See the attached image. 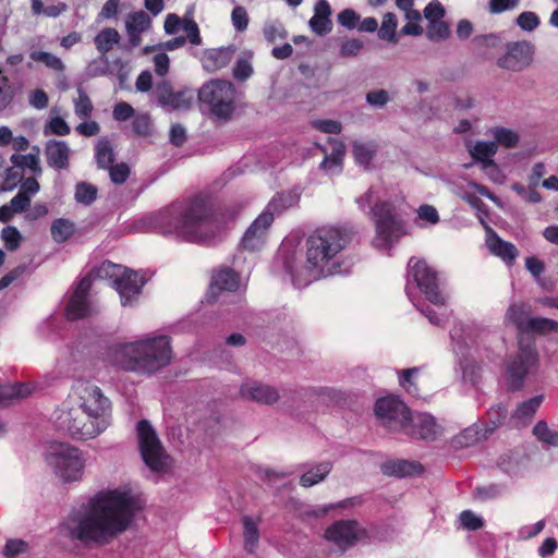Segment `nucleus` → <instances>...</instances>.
<instances>
[{"label": "nucleus", "mask_w": 558, "mask_h": 558, "mask_svg": "<svg viewBox=\"0 0 558 558\" xmlns=\"http://www.w3.org/2000/svg\"><path fill=\"white\" fill-rule=\"evenodd\" d=\"M408 269V277L413 278L427 301L435 305H445L446 296L439 289L437 272L426 260L412 257Z\"/></svg>", "instance_id": "f8f14e48"}, {"label": "nucleus", "mask_w": 558, "mask_h": 558, "mask_svg": "<svg viewBox=\"0 0 558 558\" xmlns=\"http://www.w3.org/2000/svg\"><path fill=\"white\" fill-rule=\"evenodd\" d=\"M463 379L477 385L482 378V365L475 361L466 362L462 365Z\"/></svg>", "instance_id": "6e6d98bb"}, {"label": "nucleus", "mask_w": 558, "mask_h": 558, "mask_svg": "<svg viewBox=\"0 0 558 558\" xmlns=\"http://www.w3.org/2000/svg\"><path fill=\"white\" fill-rule=\"evenodd\" d=\"M172 357L171 339L166 335L145 336L112 349V361L117 366L140 375L156 374L167 367Z\"/></svg>", "instance_id": "20e7f679"}, {"label": "nucleus", "mask_w": 558, "mask_h": 558, "mask_svg": "<svg viewBox=\"0 0 558 558\" xmlns=\"http://www.w3.org/2000/svg\"><path fill=\"white\" fill-rule=\"evenodd\" d=\"M97 187L87 182H80L75 186V201L80 204L90 205L97 197Z\"/></svg>", "instance_id": "49530a36"}, {"label": "nucleus", "mask_w": 558, "mask_h": 558, "mask_svg": "<svg viewBox=\"0 0 558 558\" xmlns=\"http://www.w3.org/2000/svg\"><path fill=\"white\" fill-rule=\"evenodd\" d=\"M403 432L418 439L434 441L442 435L444 429L430 414L416 413L410 414L409 425Z\"/></svg>", "instance_id": "a211bd4d"}, {"label": "nucleus", "mask_w": 558, "mask_h": 558, "mask_svg": "<svg viewBox=\"0 0 558 558\" xmlns=\"http://www.w3.org/2000/svg\"><path fill=\"white\" fill-rule=\"evenodd\" d=\"M92 284L90 275L80 280L66 304L65 315L68 319L76 320L96 313V308L88 298Z\"/></svg>", "instance_id": "2eb2a0df"}, {"label": "nucleus", "mask_w": 558, "mask_h": 558, "mask_svg": "<svg viewBox=\"0 0 558 558\" xmlns=\"http://www.w3.org/2000/svg\"><path fill=\"white\" fill-rule=\"evenodd\" d=\"M66 402L82 409L88 416H93L107 426L112 423L111 402L94 384L82 380L75 383Z\"/></svg>", "instance_id": "423d86ee"}, {"label": "nucleus", "mask_w": 558, "mask_h": 558, "mask_svg": "<svg viewBox=\"0 0 558 558\" xmlns=\"http://www.w3.org/2000/svg\"><path fill=\"white\" fill-rule=\"evenodd\" d=\"M381 424L391 430H402L409 425L410 410L398 397L389 396L376 401L374 408Z\"/></svg>", "instance_id": "4468645a"}, {"label": "nucleus", "mask_w": 558, "mask_h": 558, "mask_svg": "<svg viewBox=\"0 0 558 558\" xmlns=\"http://www.w3.org/2000/svg\"><path fill=\"white\" fill-rule=\"evenodd\" d=\"M71 129L65 122L64 119L60 117L51 118L48 123L45 125L44 134L47 136L49 134H54L58 136H65L70 133Z\"/></svg>", "instance_id": "603ef678"}, {"label": "nucleus", "mask_w": 558, "mask_h": 558, "mask_svg": "<svg viewBox=\"0 0 558 558\" xmlns=\"http://www.w3.org/2000/svg\"><path fill=\"white\" fill-rule=\"evenodd\" d=\"M11 161L14 166L28 168L34 174H41L40 160L37 154L12 155Z\"/></svg>", "instance_id": "a18cd8bd"}, {"label": "nucleus", "mask_w": 558, "mask_h": 558, "mask_svg": "<svg viewBox=\"0 0 558 558\" xmlns=\"http://www.w3.org/2000/svg\"><path fill=\"white\" fill-rule=\"evenodd\" d=\"M372 214L376 228L373 244L377 248L387 250L405 233L402 221L397 217L393 206L387 202L377 203Z\"/></svg>", "instance_id": "6e6552de"}, {"label": "nucleus", "mask_w": 558, "mask_h": 558, "mask_svg": "<svg viewBox=\"0 0 558 558\" xmlns=\"http://www.w3.org/2000/svg\"><path fill=\"white\" fill-rule=\"evenodd\" d=\"M376 153V146L373 143H353V156L359 165L368 166Z\"/></svg>", "instance_id": "37998d69"}, {"label": "nucleus", "mask_w": 558, "mask_h": 558, "mask_svg": "<svg viewBox=\"0 0 558 558\" xmlns=\"http://www.w3.org/2000/svg\"><path fill=\"white\" fill-rule=\"evenodd\" d=\"M50 231L54 242L63 243L73 235L75 226L69 219L58 218L52 221Z\"/></svg>", "instance_id": "e433bc0d"}, {"label": "nucleus", "mask_w": 558, "mask_h": 558, "mask_svg": "<svg viewBox=\"0 0 558 558\" xmlns=\"http://www.w3.org/2000/svg\"><path fill=\"white\" fill-rule=\"evenodd\" d=\"M270 226V215L260 214L245 231L241 241L243 248L251 252L259 250L266 241Z\"/></svg>", "instance_id": "aec40b11"}, {"label": "nucleus", "mask_w": 558, "mask_h": 558, "mask_svg": "<svg viewBox=\"0 0 558 558\" xmlns=\"http://www.w3.org/2000/svg\"><path fill=\"white\" fill-rule=\"evenodd\" d=\"M78 97L74 100L75 114L81 118H87L93 111V104L88 95L81 88H77Z\"/></svg>", "instance_id": "8fccbe9b"}, {"label": "nucleus", "mask_w": 558, "mask_h": 558, "mask_svg": "<svg viewBox=\"0 0 558 558\" xmlns=\"http://www.w3.org/2000/svg\"><path fill=\"white\" fill-rule=\"evenodd\" d=\"M197 97L218 120L227 121L234 112L235 88L231 82L211 80L199 88Z\"/></svg>", "instance_id": "0eeeda50"}, {"label": "nucleus", "mask_w": 558, "mask_h": 558, "mask_svg": "<svg viewBox=\"0 0 558 558\" xmlns=\"http://www.w3.org/2000/svg\"><path fill=\"white\" fill-rule=\"evenodd\" d=\"M143 222L163 235L204 245L214 244L222 233L221 223L202 197L193 198L185 206L172 204L145 217Z\"/></svg>", "instance_id": "f03ea898"}, {"label": "nucleus", "mask_w": 558, "mask_h": 558, "mask_svg": "<svg viewBox=\"0 0 558 558\" xmlns=\"http://www.w3.org/2000/svg\"><path fill=\"white\" fill-rule=\"evenodd\" d=\"M423 468L420 463L408 460H393L383 464V472L386 475L398 477L411 476L420 474Z\"/></svg>", "instance_id": "c756f323"}, {"label": "nucleus", "mask_w": 558, "mask_h": 558, "mask_svg": "<svg viewBox=\"0 0 558 558\" xmlns=\"http://www.w3.org/2000/svg\"><path fill=\"white\" fill-rule=\"evenodd\" d=\"M295 202L296 198L291 193L277 194L267 204L266 208L263 210L262 214L270 215V223H272L276 215L282 214L284 210L292 207L295 204Z\"/></svg>", "instance_id": "72a5a7b5"}, {"label": "nucleus", "mask_w": 558, "mask_h": 558, "mask_svg": "<svg viewBox=\"0 0 558 558\" xmlns=\"http://www.w3.org/2000/svg\"><path fill=\"white\" fill-rule=\"evenodd\" d=\"M487 245L494 255L500 257L508 265H512L519 254L512 243L501 240L496 234L488 238Z\"/></svg>", "instance_id": "7c9ffc66"}, {"label": "nucleus", "mask_w": 558, "mask_h": 558, "mask_svg": "<svg viewBox=\"0 0 558 558\" xmlns=\"http://www.w3.org/2000/svg\"><path fill=\"white\" fill-rule=\"evenodd\" d=\"M352 236L353 231L348 227H323L315 230L305 242V265L298 267L292 259L284 262L293 284L302 288L320 278L340 274V255Z\"/></svg>", "instance_id": "7ed1b4c3"}, {"label": "nucleus", "mask_w": 558, "mask_h": 558, "mask_svg": "<svg viewBox=\"0 0 558 558\" xmlns=\"http://www.w3.org/2000/svg\"><path fill=\"white\" fill-rule=\"evenodd\" d=\"M544 401L543 395L534 396L521 401L509 415V425L512 428L521 429L529 426Z\"/></svg>", "instance_id": "412c9836"}, {"label": "nucleus", "mask_w": 558, "mask_h": 558, "mask_svg": "<svg viewBox=\"0 0 558 558\" xmlns=\"http://www.w3.org/2000/svg\"><path fill=\"white\" fill-rule=\"evenodd\" d=\"M534 317L531 316V308L527 304H512L508 307L506 312V323L512 324L517 327L520 338H523L526 340H532L531 338H525L526 327L529 324L531 325V322Z\"/></svg>", "instance_id": "bb28decb"}, {"label": "nucleus", "mask_w": 558, "mask_h": 558, "mask_svg": "<svg viewBox=\"0 0 558 558\" xmlns=\"http://www.w3.org/2000/svg\"><path fill=\"white\" fill-rule=\"evenodd\" d=\"M243 523V541L244 549L248 554H254L259 543V529L258 522L253 518L245 515L242 519Z\"/></svg>", "instance_id": "473e14b6"}, {"label": "nucleus", "mask_w": 558, "mask_h": 558, "mask_svg": "<svg viewBox=\"0 0 558 558\" xmlns=\"http://www.w3.org/2000/svg\"><path fill=\"white\" fill-rule=\"evenodd\" d=\"M240 393L244 399L267 405H271L280 399L275 387L258 381L244 383L240 388Z\"/></svg>", "instance_id": "4be33fe9"}, {"label": "nucleus", "mask_w": 558, "mask_h": 558, "mask_svg": "<svg viewBox=\"0 0 558 558\" xmlns=\"http://www.w3.org/2000/svg\"><path fill=\"white\" fill-rule=\"evenodd\" d=\"M183 31L186 33V40L192 45L199 46L202 44L198 25L191 16H184Z\"/></svg>", "instance_id": "4d7b16f0"}, {"label": "nucleus", "mask_w": 558, "mask_h": 558, "mask_svg": "<svg viewBox=\"0 0 558 558\" xmlns=\"http://www.w3.org/2000/svg\"><path fill=\"white\" fill-rule=\"evenodd\" d=\"M495 143H498L507 148L514 147L519 142L518 134L506 128H495L493 130Z\"/></svg>", "instance_id": "09e8293b"}, {"label": "nucleus", "mask_w": 558, "mask_h": 558, "mask_svg": "<svg viewBox=\"0 0 558 558\" xmlns=\"http://www.w3.org/2000/svg\"><path fill=\"white\" fill-rule=\"evenodd\" d=\"M231 23L236 32H244L247 29L250 17L246 9L242 5H235L231 12Z\"/></svg>", "instance_id": "3c124183"}, {"label": "nucleus", "mask_w": 558, "mask_h": 558, "mask_svg": "<svg viewBox=\"0 0 558 558\" xmlns=\"http://www.w3.org/2000/svg\"><path fill=\"white\" fill-rule=\"evenodd\" d=\"M47 462L54 473L65 482L80 480L85 466L83 452L68 444L58 445L48 454Z\"/></svg>", "instance_id": "9d476101"}, {"label": "nucleus", "mask_w": 558, "mask_h": 558, "mask_svg": "<svg viewBox=\"0 0 558 558\" xmlns=\"http://www.w3.org/2000/svg\"><path fill=\"white\" fill-rule=\"evenodd\" d=\"M482 170L494 183H505L506 177L494 160L486 161L484 165H482Z\"/></svg>", "instance_id": "69168bd1"}, {"label": "nucleus", "mask_w": 558, "mask_h": 558, "mask_svg": "<svg viewBox=\"0 0 558 558\" xmlns=\"http://www.w3.org/2000/svg\"><path fill=\"white\" fill-rule=\"evenodd\" d=\"M138 446L143 461L154 472L163 471L169 462L166 453L148 421L142 420L137 424Z\"/></svg>", "instance_id": "9b49d317"}, {"label": "nucleus", "mask_w": 558, "mask_h": 558, "mask_svg": "<svg viewBox=\"0 0 558 558\" xmlns=\"http://www.w3.org/2000/svg\"><path fill=\"white\" fill-rule=\"evenodd\" d=\"M32 393V389L25 384L0 387V408H5L13 402Z\"/></svg>", "instance_id": "f704fd0d"}, {"label": "nucleus", "mask_w": 558, "mask_h": 558, "mask_svg": "<svg viewBox=\"0 0 558 558\" xmlns=\"http://www.w3.org/2000/svg\"><path fill=\"white\" fill-rule=\"evenodd\" d=\"M108 170L111 181L116 184L124 183L130 174V168L124 162L116 166L111 165L110 168H108Z\"/></svg>", "instance_id": "338daca9"}, {"label": "nucleus", "mask_w": 558, "mask_h": 558, "mask_svg": "<svg viewBox=\"0 0 558 558\" xmlns=\"http://www.w3.org/2000/svg\"><path fill=\"white\" fill-rule=\"evenodd\" d=\"M365 99L372 107L384 108L390 101V96L386 89H373L366 94Z\"/></svg>", "instance_id": "bf43d9fd"}, {"label": "nucleus", "mask_w": 558, "mask_h": 558, "mask_svg": "<svg viewBox=\"0 0 558 558\" xmlns=\"http://www.w3.org/2000/svg\"><path fill=\"white\" fill-rule=\"evenodd\" d=\"M487 417L493 425L492 430L506 423V421L509 422L508 410L502 404L492 407L487 412Z\"/></svg>", "instance_id": "5fc2aeb1"}, {"label": "nucleus", "mask_w": 558, "mask_h": 558, "mask_svg": "<svg viewBox=\"0 0 558 558\" xmlns=\"http://www.w3.org/2000/svg\"><path fill=\"white\" fill-rule=\"evenodd\" d=\"M71 148L64 141L50 140L45 146L47 165L54 170H65L70 165Z\"/></svg>", "instance_id": "b1692460"}, {"label": "nucleus", "mask_w": 558, "mask_h": 558, "mask_svg": "<svg viewBox=\"0 0 558 558\" xmlns=\"http://www.w3.org/2000/svg\"><path fill=\"white\" fill-rule=\"evenodd\" d=\"M28 102L33 108L43 110L48 107L49 98L44 89L37 88L29 93Z\"/></svg>", "instance_id": "774afa93"}, {"label": "nucleus", "mask_w": 558, "mask_h": 558, "mask_svg": "<svg viewBox=\"0 0 558 558\" xmlns=\"http://www.w3.org/2000/svg\"><path fill=\"white\" fill-rule=\"evenodd\" d=\"M95 158L99 168L108 169L113 163V150L108 140H98L95 146Z\"/></svg>", "instance_id": "58836bf2"}, {"label": "nucleus", "mask_w": 558, "mask_h": 558, "mask_svg": "<svg viewBox=\"0 0 558 558\" xmlns=\"http://www.w3.org/2000/svg\"><path fill=\"white\" fill-rule=\"evenodd\" d=\"M234 52L235 49L233 47L208 49L201 59L203 68L211 73L223 69L231 62Z\"/></svg>", "instance_id": "a878e982"}, {"label": "nucleus", "mask_w": 558, "mask_h": 558, "mask_svg": "<svg viewBox=\"0 0 558 558\" xmlns=\"http://www.w3.org/2000/svg\"><path fill=\"white\" fill-rule=\"evenodd\" d=\"M140 509V500L130 489L104 490L71 511L59 532L84 546H104L129 529Z\"/></svg>", "instance_id": "f257e3e1"}, {"label": "nucleus", "mask_w": 558, "mask_h": 558, "mask_svg": "<svg viewBox=\"0 0 558 558\" xmlns=\"http://www.w3.org/2000/svg\"><path fill=\"white\" fill-rule=\"evenodd\" d=\"M331 150L327 151L325 147H320L325 157L319 165V168L330 175L338 174L342 171V162L345 154V145L338 140H328Z\"/></svg>", "instance_id": "393cba45"}, {"label": "nucleus", "mask_w": 558, "mask_h": 558, "mask_svg": "<svg viewBox=\"0 0 558 558\" xmlns=\"http://www.w3.org/2000/svg\"><path fill=\"white\" fill-rule=\"evenodd\" d=\"M460 521H461V524L468 529V530H472V531H475V530H478L483 526L484 522L482 520V518H480L478 515H476L473 511L471 510H464L461 512L460 514Z\"/></svg>", "instance_id": "0e129e2a"}, {"label": "nucleus", "mask_w": 558, "mask_h": 558, "mask_svg": "<svg viewBox=\"0 0 558 558\" xmlns=\"http://www.w3.org/2000/svg\"><path fill=\"white\" fill-rule=\"evenodd\" d=\"M517 25L525 32H533L536 29L539 25V19L538 16L531 11H525L519 14V16L515 20Z\"/></svg>", "instance_id": "13d9d810"}, {"label": "nucleus", "mask_w": 558, "mask_h": 558, "mask_svg": "<svg viewBox=\"0 0 558 558\" xmlns=\"http://www.w3.org/2000/svg\"><path fill=\"white\" fill-rule=\"evenodd\" d=\"M1 239L9 251H15L21 244L22 235L15 227L8 226L2 229Z\"/></svg>", "instance_id": "864d4df0"}, {"label": "nucleus", "mask_w": 558, "mask_h": 558, "mask_svg": "<svg viewBox=\"0 0 558 558\" xmlns=\"http://www.w3.org/2000/svg\"><path fill=\"white\" fill-rule=\"evenodd\" d=\"M497 151L495 142H477L471 149V156L484 165L486 161H493L492 157Z\"/></svg>", "instance_id": "79ce46f5"}, {"label": "nucleus", "mask_w": 558, "mask_h": 558, "mask_svg": "<svg viewBox=\"0 0 558 558\" xmlns=\"http://www.w3.org/2000/svg\"><path fill=\"white\" fill-rule=\"evenodd\" d=\"M364 48V41L359 38H347L341 40L339 54L342 58H355Z\"/></svg>", "instance_id": "de8ad7c7"}, {"label": "nucleus", "mask_w": 558, "mask_h": 558, "mask_svg": "<svg viewBox=\"0 0 558 558\" xmlns=\"http://www.w3.org/2000/svg\"><path fill=\"white\" fill-rule=\"evenodd\" d=\"M151 27V19L144 11L129 13L125 17V31L129 37V48H136L142 44L141 35Z\"/></svg>", "instance_id": "5701e85b"}, {"label": "nucleus", "mask_w": 558, "mask_h": 558, "mask_svg": "<svg viewBox=\"0 0 558 558\" xmlns=\"http://www.w3.org/2000/svg\"><path fill=\"white\" fill-rule=\"evenodd\" d=\"M533 435L544 445L555 447L558 445V434L549 428L547 422L538 421L533 427Z\"/></svg>", "instance_id": "ea45409f"}, {"label": "nucleus", "mask_w": 558, "mask_h": 558, "mask_svg": "<svg viewBox=\"0 0 558 558\" xmlns=\"http://www.w3.org/2000/svg\"><path fill=\"white\" fill-rule=\"evenodd\" d=\"M239 288V276L230 268L218 270L211 278L210 292L235 291Z\"/></svg>", "instance_id": "c85d7f7f"}, {"label": "nucleus", "mask_w": 558, "mask_h": 558, "mask_svg": "<svg viewBox=\"0 0 558 558\" xmlns=\"http://www.w3.org/2000/svg\"><path fill=\"white\" fill-rule=\"evenodd\" d=\"M398 26V20L395 13L388 12L384 15L381 26L378 29V37L383 40H387L396 44L398 41L396 36V29Z\"/></svg>", "instance_id": "a19ab883"}, {"label": "nucleus", "mask_w": 558, "mask_h": 558, "mask_svg": "<svg viewBox=\"0 0 558 558\" xmlns=\"http://www.w3.org/2000/svg\"><path fill=\"white\" fill-rule=\"evenodd\" d=\"M101 270L106 275L114 276L113 287L120 295L122 306H132L136 303L142 288L145 284V278L137 271L123 269L112 263H104Z\"/></svg>", "instance_id": "ddd939ff"}, {"label": "nucleus", "mask_w": 558, "mask_h": 558, "mask_svg": "<svg viewBox=\"0 0 558 558\" xmlns=\"http://www.w3.org/2000/svg\"><path fill=\"white\" fill-rule=\"evenodd\" d=\"M29 58L35 62L43 63L46 68L57 73H63L65 70L63 61L59 57L50 52L33 50L29 53Z\"/></svg>", "instance_id": "4c0bfd02"}, {"label": "nucleus", "mask_w": 558, "mask_h": 558, "mask_svg": "<svg viewBox=\"0 0 558 558\" xmlns=\"http://www.w3.org/2000/svg\"><path fill=\"white\" fill-rule=\"evenodd\" d=\"M121 39L119 32L116 28L106 27L101 29L94 38L95 46L101 54H106L112 50L114 45H118Z\"/></svg>", "instance_id": "c9c22d12"}, {"label": "nucleus", "mask_w": 558, "mask_h": 558, "mask_svg": "<svg viewBox=\"0 0 558 558\" xmlns=\"http://www.w3.org/2000/svg\"><path fill=\"white\" fill-rule=\"evenodd\" d=\"M120 1L121 0H107L98 13L97 21L101 22L104 20L116 19L119 14Z\"/></svg>", "instance_id": "e2e57ef3"}, {"label": "nucleus", "mask_w": 558, "mask_h": 558, "mask_svg": "<svg viewBox=\"0 0 558 558\" xmlns=\"http://www.w3.org/2000/svg\"><path fill=\"white\" fill-rule=\"evenodd\" d=\"M132 129L137 135L146 136L150 134L151 121L148 114H138L132 122Z\"/></svg>", "instance_id": "680f3d73"}, {"label": "nucleus", "mask_w": 558, "mask_h": 558, "mask_svg": "<svg viewBox=\"0 0 558 558\" xmlns=\"http://www.w3.org/2000/svg\"><path fill=\"white\" fill-rule=\"evenodd\" d=\"M360 529L355 521H338L326 531V538L344 550L355 544Z\"/></svg>", "instance_id": "6ab92c4d"}, {"label": "nucleus", "mask_w": 558, "mask_h": 558, "mask_svg": "<svg viewBox=\"0 0 558 558\" xmlns=\"http://www.w3.org/2000/svg\"><path fill=\"white\" fill-rule=\"evenodd\" d=\"M331 8L327 0H318L314 8V15L311 17L308 24L312 31L324 36L331 32L332 22L330 20Z\"/></svg>", "instance_id": "cd10ccee"}, {"label": "nucleus", "mask_w": 558, "mask_h": 558, "mask_svg": "<svg viewBox=\"0 0 558 558\" xmlns=\"http://www.w3.org/2000/svg\"><path fill=\"white\" fill-rule=\"evenodd\" d=\"M449 35V28L446 23L439 22V20L430 22L427 29V37L430 40H442Z\"/></svg>", "instance_id": "052dcab7"}, {"label": "nucleus", "mask_w": 558, "mask_h": 558, "mask_svg": "<svg viewBox=\"0 0 558 558\" xmlns=\"http://www.w3.org/2000/svg\"><path fill=\"white\" fill-rule=\"evenodd\" d=\"M537 363V353L533 340L519 339V351L509 357L506 366V384L511 391H519L524 387L525 377Z\"/></svg>", "instance_id": "1a4fd4ad"}, {"label": "nucleus", "mask_w": 558, "mask_h": 558, "mask_svg": "<svg viewBox=\"0 0 558 558\" xmlns=\"http://www.w3.org/2000/svg\"><path fill=\"white\" fill-rule=\"evenodd\" d=\"M533 53L534 47L529 41L510 43L506 53L498 59L497 63L501 69L519 72L531 64Z\"/></svg>", "instance_id": "f3484780"}, {"label": "nucleus", "mask_w": 558, "mask_h": 558, "mask_svg": "<svg viewBox=\"0 0 558 558\" xmlns=\"http://www.w3.org/2000/svg\"><path fill=\"white\" fill-rule=\"evenodd\" d=\"M54 424L75 440L95 439L109 427L69 402L54 412Z\"/></svg>", "instance_id": "39448f33"}, {"label": "nucleus", "mask_w": 558, "mask_h": 558, "mask_svg": "<svg viewBox=\"0 0 558 558\" xmlns=\"http://www.w3.org/2000/svg\"><path fill=\"white\" fill-rule=\"evenodd\" d=\"M558 323L553 319L534 317L531 322V326L526 327L525 338H530V335H546L550 331L556 330Z\"/></svg>", "instance_id": "c03bdc74"}, {"label": "nucleus", "mask_w": 558, "mask_h": 558, "mask_svg": "<svg viewBox=\"0 0 558 558\" xmlns=\"http://www.w3.org/2000/svg\"><path fill=\"white\" fill-rule=\"evenodd\" d=\"M155 94L158 104L168 110H189L195 100L193 89L183 88L174 92L167 81H162L156 85Z\"/></svg>", "instance_id": "dca6fc26"}, {"label": "nucleus", "mask_w": 558, "mask_h": 558, "mask_svg": "<svg viewBox=\"0 0 558 558\" xmlns=\"http://www.w3.org/2000/svg\"><path fill=\"white\" fill-rule=\"evenodd\" d=\"M332 470V463L323 461L308 469L301 475L300 485L303 487H312L323 482Z\"/></svg>", "instance_id": "2f4dec72"}]
</instances>
